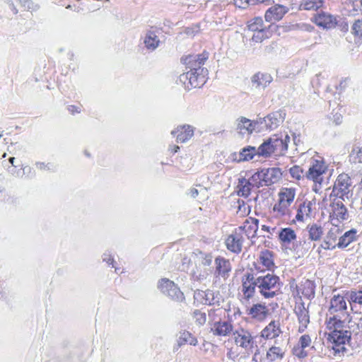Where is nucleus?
<instances>
[{"mask_svg": "<svg viewBox=\"0 0 362 362\" xmlns=\"http://www.w3.org/2000/svg\"><path fill=\"white\" fill-rule=\"evenodd\" d=\"M351 322L349 314L344 315V317L331 316L326 320L327 329L329 330L327 340L334 355L346 351L345 345L351 337L349 327Z\"/></svg>", "mask_w": 362, "mask_h": 362, "instance_id": "nucleus-1", "label": "nucleus"}, {"mask_svg": "<svg viewBox=\"0 0 362 362\" xmlns=\"http://www.w3.org/2000/svg\"><path fill=\"white\" fill-rule=\"evenodd\" d=\"M208 58L209 53L206 52L196 55H189L185 58L182 63L185 66V68H182V76H185L186 80L183 82L185 89L190 90L201 87L205 83L208 70L202 66Z\"/></svg>", "mask_w": 362, "mask_h": 362, "instance_id": "nucleus-2", "label": "nucleus"}, {"mask_svg": "<svg viewBox=\"0 0 362 362\" xmlns=\"http://www.w3.org/2000/svg\"><path fill=\"white\" fill-rule=\"evenodd\" d=\"M291 138L287 133L274 134L259 146L260 154L263 157H269L272 154L281 156L288 150Z\"/></svg>", "mask_w": 362, "mask_h": 362, "instance_id": "nucleus-3", "label": "nucleus"}, {"mask_svg": "<svg viewBox=\"0 0 362 362\" xmlns=\"http://www.w3.org/2000/svg\"><path fill=\"white\" fill-rule=\"evenodd\" d=\"M257 288L265 298H272L280 293L281 282L278 276L267 273L256 278Z\"/></svg>", "mask_w": 362, "mask_h": 362, "instance_id": "nucleus-4", "label": "nucleus"}, {"mask_svg": "<svg viewBox=\"0 0 362 362\" xmlns=\"http://www.w3.org/2000/svg\"><path fill=\"white\" fill-rule=\"evenodd\" d=\"M327 169L324 160L320 156H317L316 158H313L310 160V167L305 173V177L312 180L315 182L313 190L317 192V185H320L323 178L322 175L325 173Z\"/></svg>", "mask_w": 362, "mask_h": 362, "instance_id": "nucleus-5", "label": "nucleus"}, {"mask_svg": "<svg viewBox=\"0 0 362 362\" xmlns=\"http://www.w3.org/2000/svg\"><path fill=\"white\" fill-rule=\"evenodd\" d=\"M233 338L235 344L243 349L247 354H250L253 349L257 347L255 337L248 329L238 328L233 332Z\"/></svg>", "mask_w": 362, "mask_h": 362, "instance_id": "nucleus-6", "label": "nucleus"}, {"mask_svg": "<svg viewBox=\"0 0 362 362\" xmlns=\"http://www.w3.org/2000/svg\"><path fill=\"white\" fill-rule=\"evenodd\" d=\"M351 180L346 173H341L338 175L335 180L332 191L330 194V198L337 197L349 199L351 195Z\"/></svg>", "mask_w": 362, "mask_h": 362, "instance_id": "nucleus-7", "label": "nucleus"}, {"mask_svg": "<svg viewBox=\"0 0 362 362\" xmlns=\"http://www.w3.org/2000/svg\"><path fill=\"white\" fill-rule=\"evenodd\" d=\"M296 196L293 188H283L279 193V202L274 206V211L277 216H282L288 213L289 206L293 203Z\"/></svg>", "mask_w": 362, "mask_h": 362, "instance_id": "nucleus-8", "label": "nucleus"}, {"mask_svg": "<svg viewBox=\"0 0 362 362\" xmlns=\"http://www.w3.org/2000/svg\"><path fill=\"white\" fill-rule=\"evenodd\" d=\"M346 297L341 294L334 295L330 300L329 313L332 316L344 317V315L349 314L347 311Z\"/></svg>", "mask_w": 362, "mask_h": 362, "instance_id": "nucleus-9", "label": "nucleus"}, {"mask_svg": "<svg viewBox=\"0 0 362 362\" xmlns=\"http://www.w3.org/2000/svg\"><path fill=\"white\" fill-rule=\"evenodd\" d=\"M332 199L330 216L332 220L336 219L338 221L347 220L349 214L346 207L343 203L345 199L337 197H332Z\"/></svg>", "mask_w": 362, "mask_h": 362, "instance_id": "nucleus-10", "label": "nucleus"}, {"mask_svg": "<svg viewBox=\"0 0 362 362\" xmlns=\"http://www.w3.org/2000/svg\"><path fill=\"white\" fill-rule=\"evenodd\" d=\"M294 313L299 322L298 332L302 333L310 323V315L308 308L305 307V303L301 300L296 303Z\"/></svg>", "mask_w": 362, "mask_h": 362, "instance_id": "nucleus-11", "label": "nucleus"}, {"mask_svg": "<svg viewBox=\"0 0 362 362\" xmlns=\"http://www.w3.org/2000/svg\"><path fill=\"white\" fill-rule=\"evenodd\" d=\"M286 352V345L275 340L274 344L269 347L266 354V358L270 362L281 361Z\"/></svg>", "mask_w": 362, "mask_h": 362, "instance_id": "nucleus-12", "label": "nucleus"}, {"mask_svg": "<svg viewBox=\"0 0 362 362\" xmlns=\"http://www.w3.org/2000/svg\"><path fill=\"white\" fill-rule=\"evenodd\" d=\"M244 237L236 229L225 240L227 249L235 254L242 251Z\"/></svg>", "mask_w": 362, "mask_h": 362, "instance_id": "nucleus-13", "label": "nucleus"}, {"mask_svg": "<svg viewBox=\"0 0 362 362\" xmlns=\"http://www.w3.org/2000/svg\"><path fill=\"white\" fill-rule=\"evenodd\" d=\"M259 220L255 218H249L243 223V226L236 228L243 237L245 236L248 239H252L256 236L258 230Z\"/></svg>", "mask_w": 362, "mask_h": 362, "instance_id": "nucleus-14", "label": "nucleus"}, {"mask_svg": "<svg viewBox=\"0 0 362 362\" xmlns=\"http://www.w3.org/2000/svg\"><path fill=\"white\" fill-rule=\"evenodd\" d=\"M214 275L216 277H221L226 279L229 276L232 267L228 259L218 256L214 260Z\"/></svg>", "mask_w": 362, "mask_h": 362, "instance_id": "nucleus-15", "label": "nucleus"}, {"mask_svg": "<svg viewBox=\"0 0 362 362\" xmlns=\"http://www.w3.org/2000/svg\"><path fill=\"white\" fill-rule=\"evenodd\" d=\"M282 330L279 320L271 321L260 332V337L266 340L277 339Z\"/></svg>", "mask_w": 362, "mask_h": 362, "instance_id": "nucleus-16", "label": "nucleus"}, {"mask_svg": "<svg viewBox=\"0 0 362 362\" xmlns=\"http://www.w3.org/2000/svg\"><path fill=\"white\" fill-rule=\"evenodd\" d=\"M158 288L161 292L174 300H179L180 293V288L175 284V283L168 279H163L158 285Z\"/></svg>", "mask_w": 362, "mask_h": 362, "instance_id": "nucleus-17", "label": "nucleus"}, {"mask_svg": "<svg viewBox=\"0 0 362 362\" xmlns=\"http://www.w3.org/2000/svg\"><path fill=\"white\" fill-rule=\"evenodd\" d=\"M313 21L317 25L327 29L335 27L337 23L336 17L323 11L315 14L313 17Z\"/></svg>", "mask_w": 362, "mask_h": 362, "instance_id": "nucleus-18", "label": "nucleus"}, {"mask_svg": "<svg viewBox=\"0 0 362 362\" xmlns=\"http://www.w3.org/2000/svg\"><path fill=\"white\" fill-rule=\"evenodd\" d=\"M257 288L256 278L252 274H246L242 279V292L245 299H249L253 296Z\"/></svg>", "mask_w": 362, "mask_h": 362, "instance_id": "nucleus-19", "label": "nucleus"}, {"mask_svg": "<svg viewBox=\"0 0 362 362\" xmlns=\"http://www.w3.org/2000/svg\"><path fill=\"white\" fill-rule=\"evenodd\" d=\"M277 238L282 247L288 248L297 238L296 231L289 227H280Z\"/></svg>", "mask_w": 362, "mask_h": 362, "instance_id": "nucleus-20", "label": "nucleus"}, {"mask_svg": "<svg viewBox=\"0 0 362 362\" xmlns=\"http://www.w3.org/2000/svg\"><path fill=\"white\" fill-rule=\"evenodd\" d=\"M235 130L241 135H250L255 132V123L254 120L249 119L245 117H240L236 119Z\"/></svg>", "mask_w": 362, "mask_h": 362, "instance_id": "nucleus-21", "label": "nucleus"}, {"mask_svg": "<svg viewBox=\"0 0 362 362\" xmlns=\"http://www.w3.org/2000/svg\"><path fill=\"white\" fill-rule=\"evenodd\" d=\"M262 181L264 186H269L277 182L281 177V173L279 168H263L261 170Z\"/></svg>", "mask_w": 362, "mask_h": 362, "instance_id": "nucleus-22", "label": "nucleus"}, {"mask_svg": "<svg viewBox=\"0 0 362 362\" xmlns=\"http://www.w3.org/2000/svg\"><path fill=\"white\" fill-rule=\"evenodd\" d=\"M288 11V8L282 5L277 4L272 6L265 13V20L269 23L279 21L284 17Z\"/></svg>", "mask_w": 362, "mask_h": 362, "instance_id": "nucleus-23", "label": "nucleus"}, {"mask_svg": "<svg viewBox=\"0 0 362 362\" xmlns=\"http://www.w3.org/2000/svg\"><path fill=\"white\" fill-rule=\"evenodd\" d=\"M340 231L338 228H331L325 236L320 247L327 250H332L338 247L337 240L339 239Z\"/></svg>", "mask_w": 362, "mask_h": 362, "instance_id": "nucleus-24", "label": "nucleus"}, {"mask_svg": "<svg viewBox=\"0 0 362 362\" xmlns=\"http://www.w3.org/2000/svg\"><path fill=\"white\" fill-rule=\"evenodd\" d=\"M211 331L216 336H228L233 332V325L229 322L220 321L211 327Z\"/></svg>", "mask_w": 362, "mask_h": 362, "instance_id": "nucleus-25", "label": "nucleus"}, {"mask_svg": "<svg viewBox=\"0 0 362 362\" xmlns=\"http://www.w3.org/2000/svg\"><path fill=\"white\" fill-rule=\"evenodd\" d=\"M313 204L310 201H305L298 206L296 218L298 221H304L310 218L313 211Z\"/></svg>", "mask_w": 362, "mask_h": 362, "instance_id": "nucleus-26", "label": "nucleus"}, {"mask_svg": "<svg viewBox=\"0 0 362 362\" xmlns=\"http://www.w3.org/2000/svg\"><path fill=\"white\" fill-rule=\"evenodd\" d=\"M357 230L354 228L344 233L339 238L338 248L344 249L357 240Z\"/></svg>", "mask_w": 362, "mask_h": 362, "instance_id": "nucleus-27", "label": "nucleus"}, {"mask_svg": "<svg viewBox=\"0 0 362 362\" xmlns=\"http://www.w3.org/2000/svg\"><path fill=\"white\" fill-rule=\"evenodd\" d=\"M272 81V77L267 73L258 72L251 78V82L256 88H265Z\"/></svg>", "mask_w": 362, "mask_h": 362, "instance_id": "nucleus-28", "label": "nucleus"}, {"mask_svg": "<svg viewBox=\"0 0 362 362\" xmlns=\"http://www.w3.org/2000/svg\"><path fill=\"white\" fill-rule=\"evenodd\" d=\"M194 298L197 303L204 305H211L214 303V293L210 290H197L194 291Z\"/></svg>", "mask_w": 362, "mask_h": 362, "instance_id": "nucleus-29", "label": "nucleus"}, {"mask_svg": "<svg viewBox=\"0 0 362 362\" xmlns=\"http://www.w3.org/2000/svg\"><path fill=\"white\" fill-rule=\"evenodd\" d=\"M255 155L262 156L259 151V146L256 148L253 146H247L243 148L238 154V158H235L238 162L247 161L252 159Z\"/></svg>", "mask_w": 362, "mask_h": 362, "instance_id": "nucleus-30", "label": "nucleus"}, {"mask_svg": "<svg viewBox=\"0 0 362 362\" xmlns=\"http://www.w3.org/2000/svg\"><path fill=\"white\" fill-rule=\"evenodd\" d=\"M268 314V309L264 305L255 304L249 311V315L257 320L262 321L264 320Z\"/></svg>", "mask_w": 362, "mask_h": 362, "instance_id": "nucleus-31", "label": "nucleus"}, {"mask_svg": "<svg viewBox=\"0 0 362 362\" xmlns=\"http://www.w3.org/2000/svg\"><path fill=\"white\" fill-rule=\"evenodd\" d=\"M252 187V186L247 179L243 177H240L236 187L238 195L247 197L250 194Z\"/></svg>", "mask_w": 362, "mask_h": 362, "instance_id": "nucleus-32", "label": "nucleus"}, {"mask_svg": "<svg viewBox=\"0 0 362 362\" xmlns=\"http://www.w3.org/2000/svg\"><path fill=\"white\" fill-rule=\"evenodd\" d=\"M306 229L308 233L309 239L312 241L320 240L324 234L323 228L317 223L308 225Z\"/></svg>", "mask_w": 362, "mask_h": 362, "instance_id": "nucleus-33", "label": "nucleus"}, {"mask_svg": "<svg viewBox=\"0 0 362 362\" xmlns=\"http://www.w3.org/2000/svg\"><path fill=\"white\" fill-rule=\"evenodd\" d=\"M144 44L146 48L154 50L160 44L158 36L154 31H148L145 37Z\"/></svg>", "mask_w": 362, "mask_h": 362, "instance_id": "nucleus-34", "label": "nucleus"}, {"mask_svg": "<svg viewBox=\"0 0 362 362\" xmlns=\"http://www.w3.org/2000/svg\"><path fill=\"white\" fill-rule=\"evenodd\" d=\"M259 262L266 269H271L274 266L272 252L268 250L262 251L259 257Z\"/></svg>", "mask_w": 362, "mask_h": 362, "instance_id": "nucleus-35", "label": "nucleus"}, {"mask_svg": "<svg viewBox=\"0 0 362 362\" xmlns=\"http://www.w3.org/2000/svg\"><path fill=\"white\" fill-rule=\"evenodd\" d=\"M302 294L307 298H311L315 296V284L308 279L303 282L299 286Z\"/></svg>", "mask_w": 362, "mask_h": 362, "instance_id": "nucleus-36", "label": "nucleus"}, {"mask_svg": "<svg viewBox=\"0 0 362 362\" xmlns=\"http://www.w3.org/2000/svg\"><path fill=\"white\" fill-rule=\"evenodd\" d=\"M349 157L352 164H362V146H354Z\"/></svg>", "mask_w": 362, "mask_h": 362, "instance_id": "nucleus-37", "label": "nucleus"}, {"mask_svg": "<svg viewBox=\"0 0 362 362\" xmlns=\"http://www.w3.org/2000/svg\"><path fill=\"white\" fill-rule=\"evenodd\" d=\"M225 313L222 308L211 309L209 310V323L211 325H214L216 322L221 321V317Z\"/></svg>", "mask_w": 362, "mask_h": 362, "instance_id": "nucleus-38", "label": "nucleus"}, {"mask_svg": "<svg viewBox=\"0 0 362 362\" xmlns=\"http://www.w3.org/2000/svg\"><path fill=\"white\" fill-rule=\"evenodd\" d=\"M323 1L322 0H304L300 5V9L303 10H317L322 6Z\"/></svg>", "mask_w": 362, "mask_h": 362, "instance_id": "nucleus-39", "label": "nucleus"}, {"mask_svg": "<svg viewBox=\"0 0 362 362\" xmlns=\"http://www.w3.org/2000/svg\"><path fill=\"white\" fill-rule=\"evenodd\" d=\"M248 30L252 32H257L264 30V24L262 18L256 17L248 22L247 24Z\"/></svg>", "mask_w": 362, "mask_h": 362, "instance_id": "nucleus-40", "label": "nucleus"}, {"mask_svg": "<svg viewBox=\"0 0 362 362\" xmlns=\"http://www.w3.org/2000/svg\"><path fill=\"white\" fill-rule=\"evenodd\" d=\"M346 299L350 303H355L362 305V291H351L346 293Z\"/></svg>", "mask_w": 362, "mask_h": 362, "instance_id": "nucleus-41", "label": "nucleus"}, {"mask_svg": "<svg viewBox=\"0 0 362 362\" xmlns=\"http://www.w3.org/2000/svg\"><path fill=\"white\" fill-rule=\"evenodd\" d=\"M267 124L268 130L276 129L280 123V119L277 117L276 114L268 115L264 117Z\"/></svg>", "mask_w": 362, "mask_h": 362, "instance_id": "nucleus-42", "label": "nucleus"}, {"mask_svg": "<svg viewBox=\"0 0 362 362\" xmlns=\"http://www.w3.org/2000/svg\"><path fill=\"white\" fill-rule=\"evenodd\" d=\"M195 128L189 124L182 125V143H185L192 138Z\"/></svg>", "mask_w": 362, "mask_h": 362, "instance_id": "nucleus-43", "label": "nucleus"}, {"mask_svg": "<svg viewBox=\"0 0 362 362\" xmlns=\"http://www.w3.org/2000/svg\"><path fill=\"white\" fill-rule=\"evenodd\" d=\"M189 344L197 346L198 344L197 338L189 332H182V344Z\"/></svg>", "mask_w": 362, "mask_h": 362, "instance_id": "nucleus-44", "label": "nucleus"}, {"mask_svg": "<svg viewBox=\"0 0 362 362\" xmlns=\"http://www.w3.org/2000/svg\"><path fill=\"white\" fill-rule=\"evenodd\" d=\"M247 180H249L252 187H256L257 188H259L260 187L264 186L263 185V181H262L260 170L253 174L250 179H247Z\"/></svg>", "mask_w": 362, "mask_h": 362, "instance_id": "nucleus-45", "label": "nucleus"}, {"mask_svg": "<svg viewBox=\"0 0 362 362\" xmlns=\"http://www.w3.org/2000/svg\"><path fill=\"white\" fill-rule=\"evenodd\" d=\"M289 173L293 178L297 180H300L305 176L303 170L299 165H294L291 167L289 169Z\"/></svg>", "mask_w": 362, "mask_h": 362, "instance_id": "nucleus-46", "label": "nucleus"}, {"mask_svg": "<svg viewBox=\"0 0 362 362\" xmlns=\"http://www.w3.org/2000/svg\"><path fill=\"white\" fill-rule=\"evenodd\" d=\"M193 318L196 323L199 326L204 325L206 321V313L199 310H195L193 312Z\"/></svg>", "mask_w": 362, "mask_h": 362, "instance_id": "nucleus-47", "label": "nucleus"}, {"mask_svg": "<svg viewBox=\"0 0 362 362\" xmlns=\"http://www.w3.org/2000/svg\"><path fill=\"white\" fill-rule=\"evenodd\" d=\"M264 121H265L264 117H263V118L260 117V118H258V119L254 120V122L255 123V132H262L268 130L267 122Z\"/></svg>", "mask_w": 362, "mask_h": 362, "instance_id": "nucleus-48", "label": "nucleus"}, {"mask_svg": "<svg viewBox=\"0 0 362 362\" xmlns=\"http://www.w3.org/2000/svg\"><path fill=\"white\" fill-rule=\"evenodd\" d=\"M292 352L293 354L298 358H304L308 356L307 351H305V348H302L298 344L294 346Z\"/></svg>", "mask_w": 362, "mask_h": 362, "instance_id": "nucleus-49", "label": "nucleus"}, {"mask_svg": "<svg viewBox=\"0 0 362 362\" xmlns=\"http://www.w3.org/2000/svg\"><path fill=\"white\" fill-rule=\"evenodd\" d=\"M352 33L359 37H362V18L355 21L352 25Z\"/></svg>", "mask_w": 362, "mask_h": 362, "instance_id": "nucleus-50", "label": "nucleus"}, {"mask_svg": "<svg viewBox=\"0 0 362 362\" xmlns=\"http://www.w3.org/2000/svg\"><path fill=\"white\" fill-rule=\"evenodd\" d=\"M311 337L308 334H303L298 340V345L300 346L302 348H307L310 346L311 344Z\"/></svg>", "mask_w": 362, "mask_h": 362, "instance_id": "nucleus-51", "label": "nucleus"}, {"mask_svg": "<svg viewBox=\"0 0 362 362\" xmlns=\"http://www.w3.org/2000/svg\"><path fill=\"white\" fill-rule=\"evenodd\" d=\"M279 228L280 227L269 226L266 233H264L262 235L268 238H272L274 236L277 238Z\"/></svg>", "mask_w": 362, "mask_h": 362, "instance_id": "nucleus-52", "label": "nucleus"}, {"mask_svg": "<svg viewBox=\"0 0 362 362\" xmlns=\"http://www.w3.org/2000/svg\"><path fill=\"white\" fill-rule=\"evenodd\" d=\"M267 37L264 32V29L255 32L254 35L252 37V40L255 42H261L264 39Z\"/></svg>", "mask_w": 362, "mask_h": 362, "instance_id": "nucleus-53", "label": "nucleus"}, {"mask_svg": "<svg viewBox=\"0 0 362 362\" xmlns=\"http://www.w3.org/2000/svg\"><path fill=\"white\" fill-rule=\"evenodd\" d=\"M252 0H234V5L240 8H246L249 5L252 4Z\"/></svg>", "mask_w": 362, "mask_h": 362, "instance_id": "nucleus-54", "label": "nucleus"}, {"mask_svg": "<svg viewBox=\"0 0 362 362\" xmlns=\"http://www.w3.org/2000/svg\"><path fill=\"white\" fill-rule=\"evenodd\" d=\"M199 32L198 26L195 25L192 28H186L185 30V33L189 37H193L196 33Z\"/></svg>", "mask_w": 362, "mask_h": 362, "instance_id": "nucleus-55", "label": "nucleus"}, {"mask_svg": "<svg viewBox=\"0 0 362 362\" xmlns=\"http://www.w3.org/2000/svg\"><path fill=\"white\" fill-rule=\"evenodd\" d=\"M21 6L27 10L33 9V3L31 0H19Z\"/></svg>", "mask_w": 362, "mask_h": 362, "instance_id": "nucleus-56", "label": "nucleus"}, {"mask_svg": "<svg viewBox=\"0 0 362 362\" xmlns=\"http://www.w3.org/2000/svg\"><path fill=\"white\" fill-rule=\"evenodd\" d=\"M205 189L203 187H201V189L199 191L196 188H191L189 192H187V194H189L192 198H196L199 192H204Z\"/></svg>", "mask_w": 362, "mask_h": 362, "instance_id": "nucleus-57", "label": "nucleus"}, {"mask_svg": "<svg viewBox=\"0 0 362 362\" xmlns=\"http://www.w3.org/2000/svg\"><path fill=\"white\" fill-rule=\"evenodd\" d=\"M212 262V256L210 254L205 255L202 259V263L204 266H209Z\"/></svg>", "mask_w": 362, "mask_h": 362, "instance_id": "nucleus-58", "label": "nucleus"}, {"mask_svg": "<svg viewBox=\"0 0 362 362\" xmlns=\"http://www.w3.org/2000/svg\"><path fill=\"white\" fill-rule=\"evenodd\" d=\"M333 117H334V122H335L336 124H339L341 123L342 116L341 115V114L336 113L334 115Z\"/></svg>", "mask_w": 362, "mask_h": 362, "instance_id": "nucleus-59", "label": "nucleus"}, {"mask_svg": "<svg viewBox=\"0 0 362 362\" xmlns=\"http://www.w3.org/2000/svg\"><path fill=\"white\" fill-rule=\"evenodd\" d=\"M227 357L230 359L235 360V358L237 357V355L231 349H230L227 353Z\"/></svg>", "mask_w": 362, "mask_h": 362, "instance_id": "nucleus-60", "label": "nucleus"}, {"mask_svg": "<svg viewBox=\"0 0 362 362\" xmlns=\"http://www.w3.org/2000/svg\"><path fill=\"white\" fill-rule=\"evenodd\" d=\"M68 110L72 113L74 114V112H79L80 110H78V108L74 105H71L68 107Z\"/></svg>", "mask_w": 362, "mask_h": 362, "instance_id": "nucleus-61", "label": "nucleus"}, {"mask_svg": "<svg viewBox=\"0 0 362 362\" xmlns=\"http://www.w3.org/2000/svg\"><path fill=\"white\" fill-rule=\"evenodd\" d=\"M36 165L38 168L41 170L45 169L47 167V165L44 163H37Z\"/></svg>", "mask_w": 362, "mask_h": 362, "instance_id": "nucleus-62", "label": "nucleus"}, {"mask_svg": "<svg viewBox=\"0 0 362 362\" xmlns=\"http://www.w3.org/2000/svg\"><path fill=\"white\" fill-rule=\"evenodd\" d=\"M268 226H267V225H262L261 226V230L264 231L266 233V232H267V230L268 229Z\"/></svg>", "mask_w": 362, "mask_h": 362, "instance_id": "nucleus-63", "label": "nucleus"}, {"mask_svg": "<svg viewBox=\"0 0 362 362\" xmlns=\"http://www.w3.org/2000/svg\"><path fill=\"white\" fill-rule=\"evenodd\" d=\"M11 10L13 11V13L16 14L18 13V9L16 8V6L13 5V4H11Z\"/></svg>", "mask_w": 362, "mask_h": 362, "instance_id": "nucleus-64", "label": "nucleus"}]
</instances>
